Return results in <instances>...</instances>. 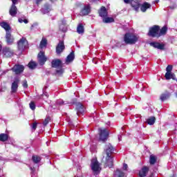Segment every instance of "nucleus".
Here are the masks:
<instances>
[{
	"label": "nucleus",
	"mask_w": 177,
	"mask_h": 177,
	"mask_svg": "<svg viewBox=\"0 0 177 177\" xmlns=\"http://www.w3.org/2000/svg\"><path fill=\"white\" fill-rule=\"evenodd\" d=\"M104 152L106 154L104 168H113L114 167V159L111 157V154L114 153V147L110 143L106 145Z\"/></svg>",
	"instance_id": "f257e3e1"
},
{
	"label": "nucleus",
	"mask_w": 177,
	"mask_h": 177,
	"mask_svg": "<svg viewBox=\"0 0 177 177\" xmlns=\"http://www.w3.org/2000/svg\"><path fill=\"white\" fill-rule=\"evenodd\" d=\"M139 40V37L132 32H127L124 35V41L127 45H134Z\"/></svg>",
	"instance_id": "f03ea898"
},
{
	"label": "nucleus",
	"mask_w": 177,
	"mask_h": 177,
	"mask_svg": "<svg viewBox=\"0 0 177 177\" xmlns=\"http://www.w3.org/2000/svg\"><path fill=\"white\" fill-rule=\"evenodd\" d=\"M159 32L160 26L154 25L152 27L149 28L148 35L149 37H151L152 38H160Z\"/></svg>",
	"instance_id": "7ed1b4c3"
},
{
	"label": "nucleus",
	"mask_w": 177,
	"mask_h": 177,
	"mask_svg": "<svg viewBox=\"0 0 177 177\" xmlns=\"http://www.w3.org/2000/svg\"><path fill=\"white\" fill-rule=\"evenodd\" d=\"M91 167L93 171L97 175L100 174V171H102V168L100 167V164H99V161L97 159H92Z\"/></svg>",
	"instance_id": "20e7f679"
},
{
	"label": "nucleus",
	"mask_w": 177,
	"mask_h": 177,
	"mask_svg": "<svg viewBox=\"0 0 177 177\" xmlns=\"http://www.w3.org/2000/svg\"><path fill=\"white\" fill-rule=\"evenodd\" d=\"M27 45H28V41H27V39L22 37L17 42L18 50H21V51L24 50L26 49V48H27Z\"/></svg>",
	"instance_id": "39448f33"
},
{
	"label": "nucleus",
	"mask_w": 177,
	"mask_h": 177,
	"mask_svg": "<svg viewBox=\"0 0 177 177\" xmlns=\"http://www.w3.org/2000/svg\"><path fill=\"white\" fill-rule=\"evenodd\" d=\"M48 58L45 56L44 51H40L37 55V62L40 66H44L46 63Z\"/></svg>",
	"instance_id": "423d86ee"
},
{
	"label": "nucleus",
	"mask_w": 177,
	"mask_h": 177,
	"mask_svg": "<svg viewBox=\"0 0 177 177\" xmlns=\"http://www.w3.org/2000/svg\"><path fill=\"white\" fill-rule=\"evenodd\" d=\"M100 140L102 142H106L107 139H109V135H110V133L107 131V129H100Z\"/></svg>",
	"instance_id": "0eeeda50"
},
{
	"label": "nucleus",
	"mask_w": 177,
	"mask_h": 177,
	"mask_svg": "<svg viewBox=\"0 0 177 177\" xmlns=\"http://www.w3.org/2000/svg\"><path fill=\"white\" fill-rule=\"evenodd\" d=\"M19 84H20V77H15L14 82L11 85V91L12 93H16V92H17V89H19Z\"/></svg>",
	"instance_id": "6e6552de"
},
{
	"label": "nucleus",
	"mask_w": 177,
	"mask_h": 177,
	"mask_svg": "<svg viewBox=\"0 0 177 177\" xmlns=\"http://www.w3.org/2000/svg\"><path fill=\"white\" fill-rule=\"evenodd\" d=\"M64 49H66V46H64V41L60 40L55 48L57 55H61L63 53Z\"/></svg>",
	"instance_id": "1a4fd4ad"
},
{
	"label": "nucleus",
	"mask_w": 177,
	"mask_h": 177,
	"mask_svg": "<svg viewBox=\"0 0 177 177\" xmlns=\"http://www.w3.org/2000/svg\"><path fill=\"white\" fill-rule=\"evenodd\" d=\"M52 68H62L63 67V62L60 59H55L51 62Z\"/></svg>",
	"instance_id": "9d476101"
},
{
	"label": "nucleus",
	"mask_w": 177,
	"mask_h": 177,
	"mask_svg": "<svg viewBox=\"0 0 177 177\" xmlns=\"http://www.w3.org/2000/svg\"><path fill=\"white\" fill-rule=\"evenodd\" d=\"M97 13L100 17L104 19V17H107L109 16V11H107V8L105 6H101V8L98 10Z\"/></svg>",
	"instance_id": "9b49d317"
},
{
	"label": "nucleus",
	"mask_w": 177,
	"mask_h": 177,
	"mask_svg": "<svg viewBox=\"0 0 177 177\" xmlns=\"http://www.w3.org/2000/svg\"><path fill=\"white\" fill-rule=\"evenodd\" d=\"M40 10L43 15H47V13H49L52 10V5L49 3H46L43 5Z\"/></svg>",
	"instance_id": "f8f14e48"
},
{
	"label": "nucleus",
	"mask_w": 177,
	"mask_h": 177,
	"mask_svg": "<svg viewBox=\"0 0 177 177\" xmlns=\"http://www.w3.org/2000/svg\"><path fill=\"white\" fill-rule=\"evenodd\" d=\"M75 110L77 111V115H81V114H84L85 113V106L82 103L77 102L76 104V108Z\"/></svg>",
	"instance_id": "ddd939ff"
},
{
	"label": "nucleus",
	"mask_w": 177,
	"mask_h": 177,
	"mask_svg": "<svg viewBox=\"0 0 177 177\" xmlns=\"http://www.w3.org/2000/svg\"><path fill=\"white\" fill-rule=\"evenodd\" d=\"M2 52L4 57L6 58L12 57L14 55L13 50H12L9 47L3 48Z\"/></svg>",
	"instance_id": "4468645a"
},
{
	"label": "nucleus",
	"mask_w": 177,
	"mask_h": 177,
	"mask_svg": "<svg viewBox=\"0 0 177 177\" xmlns=\"http://www.w3.org/2000/svg\"><path fill=\"white\" fill-rule=\"evenodd\" d=\"M12 71L15 73V74H21L24 71V66L17 64L15 65L13 68H12Z\"/></svg>",
	"instance_id": "2eb2a0df"
},
{
	"label": "nucleus",
	"mask_w": 177,
	"mask_h": 177,
	"mask_svg": "<svg viewBox=\"0 0 177 177\" xmlns=\"http://www.w3.org/2000/svg\"><path fill=\"white\" fill-rule=\"evenodd\" d=\"M149 45L153 46V48H155L156 49H160V50H164V49H165V44L157 41L151 42Z\"/></svg>",
	"instance_id": "dca6fc26"
},
{
	"label": "nucleus",
	"mask_w": 177,
	"mask_h": 177,
	"mask_svg": "<svg viewBox=\"0 0 177 177\" xmlns=\"http://www.w3.org/2000/svg\"><path fill=\"white\" fill-rule=\"evenodd\" d=\"M149 171H150V169L149 168V167L144 166L139 171L138 176L140 177H146L147 176V174H149Z\"/></svg>",
	"instance_id": "f3484780"
},
{
	"label": "nucleus",
	"mask_w": 177,
	"mask_h": 177,
	"mask_svg": "<svg viewBox=\"0 0 177 177\" xmlns=\"http://www.w3.org/2000/svg\"><path fill=\"white\" fill-rule=\"evenodd\" d=\"M89 13H91V6H84L80 11V16H88Z\"/></svg>",
	"instance_id": "a211bd4d"
},
{
	"label": "nucleus",
	"mask_w": 177,
	"mask_h": 177,
	"mask_svg": "<svg viewBox=\"0 0 177 177\" xmlns=\"http://www.w3.org/2000/svg\"><path fill=\"white\" fill-rule=\"evenodd\" d=\"M171 97V93L167 90H165L164 93H162L160 96V100L161 102H165V100H168Z\"/></svg>",
	"instance_id": "6ab92c4d"
},
{
	"label": "nucleus",
	"mask_w": 177,
	"mask_h": 177,
	"mask_svg": "<svg viewBox=\"0 0 177 177\" xmlns=\"http://www.w3.org/2000/svg\"><path fill=\"white\" fill-rule=\"evenodd\" d=\"M6 41L8 45H12L13 42H15V38H13V36H12V34H10V32H6Z\"/></svg>",
	"instance_id": "aec40b11"
},
{
	"label": "nucleus",
	"mask_w": 177,
	"mask_h": 177,
	"mask_svg": "<svg viewBox=\"0 0 177 177\" xmlns=\"http://www.w3.org/2000/svg\"><path fill=\"white\" fill-rule=\"evenodd\" d=\"M140 10L143 13L147 10V9H150L151 8V4L149 3L148 2H144L142 5L140 6Z\"/></svg>",
	"instance_id": "412c9836"
},
{
	"label": "nucleus",
	"mask_w": 177,
	"mask_h": 177,
	"mask_svg": "<svg viewBox=\"0 0 177 177\" xmlns=\"http://www.w3.org/2000/svg\"><path fill=\"white\" fill-rule=\"evenodd\" d=\"M75 59V55L74 54V51L71 52V53L66 57V63H71V62L74 61Z\"/></svg>",
	"instance_id": "4be33fe9"
},
{
	"label": "nucleus",
	"mask_w": 177,
	"mask_h": 177,
	"mask_svg": "<svg viewBox=\"0 0 177 177\" xmlns=\"http://www.w3.org/2000/svg\"><path fill=\"white\" fill-rule=\"evenodd\" d=\"M9 13L10 16H12V17H15V16L17 15V7H16V6H11L9 10Z\"/></svg>",
	"instance_id": "5701e85b"
},
{
	"label": "nucleus",
	"mask_w": 177,
	"mask_h": 177,
	"mask_svg": "<svg viewBox=\"0 0 177 177\" xmlns=\"http://www.w3.org/2000/svg\"><path fill=\"white\" fill-rule=\"evenodd\" d=\"M131 6L133 8L136 12H139V8H140V3L138 1H133L131 3Z\"/></svg>",
	"instance_id": "b1692460"
},
{
	"label": "nucleus",
	"mask_w": 177,
	"mask_h": 177,
	"mask_svg": "<svg viewBox=\"0 0 177 177\" xmlns=\"http://www.w3.org/2000/svg\"><path fill=\"white\" fill-rule=\"evenodd\" d=\"M0 26L2 27V28H4V30H6V32H9L10 30V25H9L8 22L2 21L0 23Z\"/></svg>",
	"instance_id": "393cba45"
},
{
	"label": "nucleus",
	"mask_w": 177,
	"mask_h": 177,
	"mask_svg": "<svg viewBox=\"0 0 177 177\" xmlns=\"http://www.w3.org/2000/svg\"><path fill=\"white\" fill-rule=\"evenodd\" d=\"M159 38L160 37H162V35H166L167 32L168 31V27L163 26L160 30H159Z\"/></svg>",
	"instance_id": "a878e982"
},
{
	"label": "nucleus",
	"mask_w": 177,
	"mask_h": 177,
	"mask_svg": "<svg viewBox=\"0 0 177 177\" xmlns=\"http://www.w3.org/2000/svg\"><path fill=\"white\" fill-rule=\"evenodd\" d=\"M103 23L106 24H110V23H114V18L110 17H105L104 19H102Z\"/></svg>",
	"instance_id": "bb28decb"
},
{
	"label": "nucleus",
	"mask_w": 177,
	"mask_h": 177,
	"mask_svg": "<svg viewBox=\"0 0 177 177\" xmlns=\"http://www.w3.org/2000/svg\"><path fill=\"white\" fill-rule=\"evenodd\" d=\"M77 32H78V34H84V32H85V28H84V25H82V24H80L77 26Z\"/></svg>",
	"instance_id": "cd10ccee"
},
{
	"label": "nucleus",
	"mask_w": 177,
	"mask_h": 177,
	"mask_svg": "<svg viewBox=\"0 0 177 177\" xmlns=\"http://www.w3.org/2000/svg\"><path fill=\"white\" fill-rule=\"evenodd\" d=\"M46 45H48V40L45 38H42L39 44L40 48L44 49V48H46Z\"/></svg>",
	"instance_id": "c85d7f7f"
},
{
	"label": "nucleus",
	"mask_w": 177,
	"mask_h": 177,
	"mask_svg": "<svg viewBox=\"0 0 177 177\" xmlns=\"http://www.w3.org/2000/svg\"><path fill=\"white\" fill-rule=\"evenodd\" d=\"M157 162V156L151 155L149 156V164L151 165H154Z\"/></svg>",
	"instance_id": "c756f323"
},
{
	"label": "nucleus",
	"mask_w": 177,
	"mask_h": 177,
	"mask_svg": "<svg viewBox=\"0 0 177 177\" xmlns=\"http://www.w3.org/2000/svg\"><path fill=\"white\" fill-rule=\"evenodd\" d=\"M41 157L39 156H32V161H33L34 164H39V162H41Z\"/></svg>",
	"instance_id": "7c9ffc66"
},
{
	"label": "nucleus",
	"mask_w": 177,
	"mask_h": 177,
	"mask_svg": "<svg viewBox=\"0 0 177 177\" xmlns=\"http://www.w3.org/2000/svg\"><path fill=\"white\" fill-rule=\"evenodd\" d=\"M115 176L116 177H124L125 173L121 171L120 169H117L115 173Z\"/></svg>",
	"instance_id": "2f4dec72"
},
{
	"label": "nucleus",
	"mask_w": 177,
	"mask_h": 177,
	"mask_svg": "<svg viewBox=\"0 0 177 177\" xmlns=\"http://www.w3.org/2000/svg\"><path fill=\"white\" fill-rule=\"evenodd\" d=\"M37 66H38L37 62L32 61H30L28 64V67H29L30 70H35V68H37Z\"/></svg>",
	"instance_id": "473e14b6"
},
{
	"label": "nucleus",
	"mask_w": 177,
	"mask_h": 177,
	"mask_svg": "<svg viewBox=\"0 0 177 177\" xmlns=\"http://www.w3.org/2000/svg\"><path fill=\"white\" fill-rule=\"evenodd\" d=\"M9 139V136L6 133L0 134V142H6Z\"/></svg>",
	"instance_id": "72a5a7b5"
},
{
	"label": "nucleus",
	"mask_w": 177,
	"mask_h": 177,
	"mask_svg": "<svg viewBox=\"0 0 177 177\" xmlns=\"http://www.w3.org/2000/svg\"><path fill=\"white\" fill-rule=\"evenodd\" d=\"M147 122L149 125H154V122H156V117L152 116L147 120Z\"/></svg>",
	"instance_id": "f704fd0d"
},
{
	"label": "nucleus",
	"mask_w": 177,
	"mask_h": 177,
	"mask_svg": "<svg viewBox=\"0 0 177 177\" xmlns=\"http://www.w3.org/2000/svg\"><path fill=\"white\" fill-rule=\"evenodd\" d=\"M165 77L166 80H171V78H174V74H172V72H167L165 75Z\"/></svg>",
	"instance_id": "c9c22d12"
},
{
	"label": "nucleus",
	"mask_w": 177,
	"mask_h": 177,
	"mask_svg": "<svg viewBox=\"0 0 177 177\" xmlns=\"http://www.w3.org/2000/svg\"><path fill=\"white\" fill-rule=\"evenodd\" d=\"M50 122V116H47L43 122L44 127H46V125H48V124H49Z\"/></svg>",
	"instance_id": "e433bc0d"
},
{
	"label": "nucleus",
	"mask_w": 177,
	"mask_h": 177,
	"mask_svg": "<svg viewBox=\"0 0 177 177\" xmlns=\"http://www.w3.org/2000/svg\"><path fill=\"white\" fill-rule=\"evenodd\" d=\"M55 73H56V74H58L59 75H62L64 73V68H63V67L59 68V70H56Z\"/></svg>",
	"instance_id": "4c0bfd02"
},
{
	"label": "nucleus",
	"mask_w": 177,
	"mask_h": 177,
	"mask_svg": "<svg viewBox=\"0 0 177 177\" xmlns=\"http://www.w3.org/2000/svg\"><path fill=\"white\" fill-rule=\"evenodd\" d=\"M29 107L32 110H35V102H34V101L30 102L29 104Z\"/></svg>",
	"instance_id": "58836bf2"
},
{
	"label": "nucleus",
	"mask_w": 177,
	"mask_h": 177,
	"mask_svg": "<svg viewBox=\"0 0 177 177\" xmlns=\"http://www.w3.org/2000/svg\"><path fill=\"white\" fill-rule=\"evenodd\" d=\"M172 68H173L172 65H168L166 68L167 73H172Z\"/></svg>",
	"instance_id": "ea45409f"
},
{
	"label": "nucleus",
	"mask_w": 177,
	"mask_h": 177,
	"mask_svg": "<svg viewBox=\"0 0 177 177\" xmlns=\"http://www.w3.org/2000/svg\"><path fill=\"white\" fill-rule=\"evenodd\" d=\"M37 125L38 123H37V122H35L32 125V129H33V131H35L37 129Z\"/></svg>",
	"instance_id": "a19ab883"
},
{
	"label": "nucleus",
	"mask_w": 177,
	"mask_h": 177,
	"mask_svg": "<svg viewBox=\"0 0 177 177\" xmlns=\"http://www.w3.org/2000/svg\"><path fill=\"white\" fill-rule=\"evenodd\" d=\"M22 86L24 88H28V84L27 83V80H24L22 84Z\"/></svg>",
	"instance_id": "79ce46f5"
},
{
	"label": "nucleus",
	"mask_w": 177,
	"mask_h": 177,
	"mask_svg": "<svg viewBox=\"0 0 177 177\" xmlns=\"http://www.w3.org/2000/svg\"><path fill=\"white\" fill-rule=\"evenodd\" d=\"M64 27V25H60L59 26V30H61V31H62L63 32H66V28H63Z\"/></svg>",
	"instance_id": "37998d69"
},
{
	"label": "nucleus",
	"mask_w": 177,
	"mask_h": 177,
	"mask_svg": "<svg viewBox=\"0 0 177 177\" xmlns=\"http://www.w3.org/2000/svg\"><path fill=\"white\" fill-rule=\"evenodd\" d=\"M123 169L124 171H127V169H128V165L127 163L123 164Z\"/></svg>",
	"instance_id": "c03bdc74"
},
{
	"label": "nucleus",
	"mask_w": 177,
	"mask_h": 177,
	"mask_svg": "<svg viewBox=\"0 0 177 177\" xmlns=\"http://www.w3.org/2000/svg\"><path fill=\"white\" fill-rule=\"evenodd\" d=\"M12 3L11 6H16V4L17 3V0H11Z\"/></svg>",
	"instance_id": "a18cd8bd"
},
{
	"label": "nucleus",
	"mask_w": 177,
	"mask_h": 177,
	"mask_svg": "<svg viewBox=\"0 0 177 177\" xmlns=\"http://www.w3.org/2000/svg\"><path fill=\"white\" fill-rule=\"evenodd\" d=\"M42 1L44 0H36L35 3L36 5H37V6L39 5V3H41V2H42Z\"/></svg>",
	"instance_id": "49530a36"
},
{
	"label": "nucleus",
	"mask_w": 177,
	"mask_h": 177,
	"mask_svg": "<svg viewBox=\"0 0 177 177\" xmlns=\"http://www.w3.org/2000/svg\"><path fill=\"white\" fill-rule=\"evenodd\" d=\"M133 0H124V3H131Z\"/></svg>",
	"instance_id": "de8ad7c7"
},
{
	"label": "nucleus",
	"mask_w": 177,
	"mask_h": 177,
	"mask_svg": "<svg viewBox=\"0 0 177 177\" xmlns=\"http://www.w3.org/2000/svg\"><path fill=\"white\" fill-rule=\"evenodd\" d=\"M19 23H24V19H19Z\"/></svg>",
	"instance_id": "09e8293b"
},
{
	"label": "nucleus",
	"mask_w": 177,
	"mask_h": 177,
	"mask_svg": "<svg viewBox=\"0 0 177 177\" xmlns=\"http://www.w3.org/2000/svg\"><path fill=\"white\" fill-rule=\"evenodd\" d=\"M24 23H25V24H27L28 23V19H24Z\"/></svg>",
	"instance_id": "8fccbe9b"
},
{
	"label": "nucleus",
	"mask_w": 177,
	"mask_h": 177,
	"mask_svg": "<svg viewBox=\"0 0 177 177\" xmlns=\"http://www.w3.org/2000/svg\"><path fill=\"white\" fill-rule=\"evenodd\" d=\"M35 26H37V25L36 24L32 25L31 27H30V30H32L34 28Z\"/></svg>",
	"instance_id": "3c124183"
},
{
	"label": "nucleus",
	"mask_w": 177,
	"mask_h": 177,
	"mask_svg": "<svg viewBox=\"0 0 177 177\" xmlns=\"http://www.w3.org/2000/svg\"><path fill=\"white\" fill-rule=\"evenodd\" d=\"M42 96H45V97H49V95H47V94H43Z\"/></svg>",
	"instance_id": "603ef678"
},
{
	"label": "nucleus",
	"mask_w": 177,
	"mask_h": 177,
	"mask_svg": "<svg viewBox=\"0 0 177 177\" xmlns=\"http://www.w3.org/2000/svg\"><path fill=\"white\" fill-rule=\"evenodd\" d=\"M149 177H154V173H151L149 176Z\"/></svg>",
	"instance_id": "864d4df0"
},
{
	"label": "nucleus",
	"mask_w": 177,
	"mask_h": 177,
	"mask_svg": "<svg viewBox=\"0 0 177 177\" xmlns=\"http://www.w3.org/2000/svg\"><path fill=\"white\" fill-rule=\"evenodd\" d=\"M176 128L174 129V131H177V124H175Z\"/></svg>",
	"instance_id": "5fc2aeb1"
},
{
	"label": "nucleus",
	"mask_w": 177,
	"mask_h": 177,
	"mask_svg": "<svg viewBox=\"0 0 177 177\" xmlns=\"http://www.w3.org/2000/svg\"><path fill=\"white\" fill-rule=\"evenodd\" d=\"M2 50V46L0 44V52Z\"/></svg>",
	"instance_id": "6e6d98bb"
},
{
	"label": "nucleus",
	"mask_w": 177,
	"mask_h": 177,
	"mask_svg": "<svg viewBox=\"0 0 177 177\" xmlns=\"http://www.w3.org/2000/svg\"><path fill=\"white\" fill-rule=\"evenodd\" d=\"M50 2H55V1H56V0H50Z\"/></svg>",
	"instance_id": "4d7b16f0"
}]
</instances>
